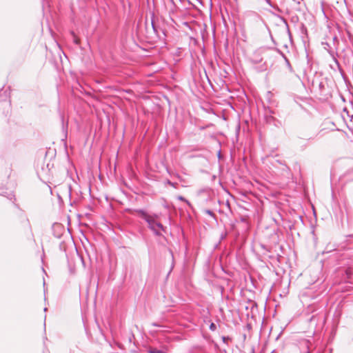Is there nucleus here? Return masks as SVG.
Wrapping results in <instances>:
<instances>
[{
    "instance_id": "nucleus-1",
    "label": "nucleus",
    "mask_w": 353,
    "mask_h": 353,
    "mask_svg": "<svg viewBox=\"0 0 353 353\" xmlns=\"http://www.w3.org/2000/svg\"><path fill=\"white\" fill-rule=\"evenodd\" d=\"M142 217L148 222L150 228L154 230L157 234H161V232L163 231V227L158 221L159 216L157 215H149L142 212Z\"/></svg>"
},
{
    "instance_id": "nucleus-2",
    "label": "nucleus",
    "mask_w": 353,
    "mask_h": 353,
    "mask_svg": "<svg viewBox=\"0 0 353 353\" xmlns=\"http://www.w3.org/2000/svg\"><path fill=\"white\" fill-rule=\"evenodd\" d=\"M150 353H165L161 350L157 349H152L150 350Z\"/></svg>"
},
{
    "instance_id": "nucleus-3",
    "label": "nucleus",
    "mask_w": 353,
    "mask_h": 353,
    "mask_svg": "<svg viewBox=\"0 0 353 353\" xmlns=\"http://www.w3.org/2000/svg\"><path fill=\"white\" fill-rule=\"evenodd\" d=\"M216 325L214 323H212L211 325H210V329L212 331H214L216 330Z\"/></svg>"
},
{
    "instance_id": "nucleus-4",
    "label": "nucleus",
    "mask_w": 353,
    "mask_h": 353,
    "mask_svg": "<svg viewBox=\"0 0 353 353\" xmlns=\"http://www.w3.org/2000/svg\"><path fill=\"white\" fill-rule=\"evenodd\" d=\"M74 41H75V42H76L77 43H79V39H75V40H74Z\"/></svg>"
}]
</instances>
